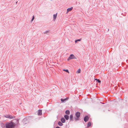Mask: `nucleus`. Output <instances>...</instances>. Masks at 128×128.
<instances>
[{"instance_id":"obj_1","label":"nucleus","mask_w":128,"mask_h":128,"mask_svg":"<svg viewBox=\"0 0 128 128\" xmlns=\"http://www.w3.org/2000/svg\"><path fill=\"white\" fill-rule=\"evenodd\" d=\"M16 125V124L12 121L6 124V128H14Z\"/></svg>"},{"instance_id":"obj_2","label":"nucleus","mask_w":128,"mask_h":128,"mask_svg":"<svg viewBox=\"0 0 128 128\" xmlns=\"http://www.w3.org/2000/svg\"><path fill=\"white\" fill-rule=\"evenodd\" d=\"M73 59H76V58L73 54H71L70 56L68 57V60H72Z\"/></svg>"},{"instance_id":"obj_3","label":"nucleus","mask_w":128,"mask_h":128,"mask_svg":"<svg viewBox=\"0 0 128 128\" xmlns=\"http://www.w3.org/2000/svg\"><path fill=\"white\" fill-rule=\"evenodd\" d=\"M4 117L6 118L10 119L14 118H15V116H12L10 115H6Z\"/></svg>"},{"instance_id":"obj_4","label":"nucleus","mask_w":128,"mask_h":128,"mask_svg":"<svg viewBox=\"0 0 128 128\" xmlns=\"http://www.w3.org/2000/svg\"><path fill=\"white\" fill-rule=\"evenodd\" d=\"M42 110H39L38 111L37 114L38 115H42Z\"/></svg>"},{"instance_id":"obj_5","label":"nucleus","mask_w":128,"mask_h":128,"mask_svg":"<svg viewBox=\"0 0 128 128\" xmlns=\"http://www.w3.org/2000/svg\"><path fill=\"white\" fill-rule=\"evenodd\" d=\"M75 115L76 117L78 118L80 116V112H78L76 113Z\"/></svg>"},{"instance_id":"obj_6","label":"nucleus","mask_w":128,"mask_h":128,"mask_svg":"<svg viewBox=\"0 0 128 128\" xmlns=\"http://www.w3.org/2000/svg\"><path fill=\"white\" fill-rule=\"evenodd\" d=\"M57 13H56V14H54L53 15V18L54 20L55 21L56 19L57 16Z\"/></svg>"},{"instance_id":"obj_7","label":"nucleus","mask_w":128,"mask_h":128,"mask_svg":"<svg viewBox=\"0 0 128 128\" xmlns=\"http://www.w3.org/2000/svg\"><path fill=\"white\" fill-rule=\"evenodd\" d=\"M89 118L88 116H85L84 118V120L85 122H87Z\"/></svg>"},{"instance_id":"obj_8","label":"nucleus","mask_w":128,"mask_h":128,"mask_svg":"<svg viewBox=\"0 0 128 128\" xmlns=\"http://www.w3.org/2000/svg\"><path fill=\"white\" fill-rule=\"evenodd\" d=\"M73 9V7H72L70 8H68L67 9L66 13H67L68 12L71 11Z\"/></svg>"},{"instance_id":"obj_9","label":"nucleus","mask_w":128,"mask_h":128,"mask_svg":"<svg viewBox=\"0 0 128 128\" xmlns=\"http://www.w3.org/2000/svg\"><path fill=\"white\" fill-rule=\"evenodd\" d=\"M64 117L66 120H68L69 119V116L67 115H65Z\"/></svg>"},{"instance_id":"obj_10","label":"nucleus","mask_w":128,"mask_h":128,"mask_svg":"<svg viewBox=\"0 0 128 128\" xmlns=\"http://www.w3.org/2000/svg\"><path fill=\"white\" fill-rule=\"evenodd\" d=\"M61 121L62 123H64L65 122V120L64 118H61Z\"/></svg>"},{"instance_id":"obj_11","label":"nucleus","mask_w":128,"mask_h":128,"mask_svg":"<svg viewBox=\"0 0 128 128\" xmlns=\"http://www.w3.org/2000/svg\"><path fill=\"white\" fill-rule=\"evenodd\" d=\"M68 98H66L65 99H63L62 98L61 99V101L63 102H64V101L66 100H68Z\"/></svg>"},{"instance_id":"obj_12","label":"nucleus","mask_w":128,"mask_h":128,"mask_svg":"<svg viewBox=\"0 0 128 128\" xmlns=\"http://www.w3.org/2000/svg\"><path fill=\"white\" fill-rule=\"evenodd\" d=\"M81 70L80 69H79L77 70V71L76 72V73L77 74H79Z\"/></svg>"},{"instance_id":"obj_13","label":"nucleus","mask_w":128,"mask_h":128,"mask_svg":"<svg viewBox=\"0 0 128 128\" xmlns=\"http://www.w3.org/2000/svg\"><path fill=\"white\" fill-rule=\"evenodd\" d=\"M65 113L66 114H69L70 113V112L69 110H67L66 111Z\"/></svg>"},{"instance_id":"obj_14","label":"nucleus","mask_w":128,"mask_h":128,"mask_svg":"<svg viewBox=\"0 0 128 128\" xmlns=\"http://www.w3.org/2000/svg\"><path fill=\"white\" fill-rule=\"evenodd\" d=\"M91 123L90 122H89L88 124L87 127H88L91 125Z\"/></svg>"},{"instance_id":"obj_15","label":"nucleus","mask_w":128,"mask_h":128,"mask_svg":"<svg viewBox=\"0 0 128 128\" xmlns=\"http://www.w3.org/2000/svg\"><path fill=\"white\" fill-rule=\"evenodd\" d=\"M58 124L60 126H62L63 125V124L60 122H58Z\"/></svg>"},{"instance_id":"obj_16","label":"nucleus","mask_w":128,"mask_h":128,"mask_svg":"<svg viewBox=\"0 0 128 128\" xmlns=\"http://www.w3.org/2000/svg\"><path fill=\"white\" fill-rule=\"evenodd\" d=\"M81 40V39H79L75 41V42L76 43L78 41H80Z\"/></svg>"},{"instance_id":"obj_17","label":"nucleus","mask_w":128,"mask_h":128,"mask_svg":"<svg viewBox=\"0 0 128 128\" xmlns=\"http://www.w3.org/2000/svg\"><path fill=\"white\" fill-rule=\"evenodd\" d=\"M73 116L72 115H71L70 116V120H72V118H73Z\"/></svg>"},{"instance_id":"obj_18","label":"nucleus","mask_w":128,"mask_h":128,"mask_svg":"<svg viewBox=\"0 0 128 128\" xmlns=\"http://www.w3.org/2000/svg\"><path fill=\"white\" fill-rule=\"evenodd\" d=\"M63 70L64 71H65L66 72H67L68 73H69V72L68 71V70L64 69Z\"/></svg>"},{"instance_id":"obj_19","label":"nucleus","mask_w":128,"mask_h":128,"mask_svg":"<svg viewBox=\"0 0 128 128\" xmlns=\"http://www.w3.org/2000/svg\"><path fill=\"white\" fill-rule=\"evenodd\" d=\"M34 19V16H32V20L31 21L32 22Z\"/></svg>"},{"instance_id":"obj_20","label":"nucleus","mask_w":128,"mask_h":128,"mask_svg":"<svg viewBox=\"0 0 128 128\" xmlns=\"http://www.w3.org/2000/svg\"><path fill=\"white\" fill-rule=\"evenodd\" d=\"M99 83H100L101 82V81L100 80H98L97 81Z\"/></svg>"},{"instance_id":"obj_21","label":"nucleus","mask_w":128,"mask_h":128,"mask_svg":"<svg viewBox=\"0 0 128 128\" xmlns=\"http://www.w3.org/2000/svg\"><path fill=\"white\" fill-rule=\"evenodd\" d=\"M98 79H95V80H96L97 81L98 80Z\"/></svg>"},{"instance_id":"obj_22","label":"nucleus","mask_w":128,"mask_h":128,"mask_svg":"<svg viewBox=\"0 0 128 128\" xmlns=\"http://www.w3.org/2000/svg\"><path fill=\"white\" fill-rule=\"evenodd\" d=\"M56 128H60L59 127H56Z\"/></svg>"}]
</instances>
